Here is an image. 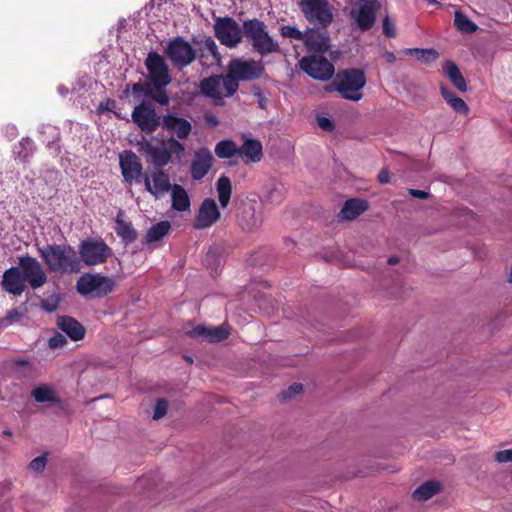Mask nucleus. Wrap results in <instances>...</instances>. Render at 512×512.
Here are the masks:
<instances>
[{
	"label": "nucleus",
	"instance_id": "1",
	"mask_svg": "<svg viewBox=\"0 0 512 512\" xmlns=\"http://www.w3.org/2000/svg\"><path fill=\"white\" fill-rule=\"evenodd\" d=\"M38 251L50 272L77 274L82 269L77 251L69 244H49L38 248Z\"/></svg>",
	"mask_w": 512,
	"mask_h": 512
},
{
	"label": "nucleus",
	"instance_id": "2",
	"mask_svg": "<svg viewBox=\"0 0 512 512\" xmlns=\"http://www.w3.org/2000/svg\"><path fill=\"white\" fill-rule=\"evenodd\" d=\"M244 35L253 49L261 56L279 52L280 47L267 32L265 23L259 19H248L243 22Z\"/></svg>",
	"mask_w": 512,
	"mask_h": 512
},
{
	"label": "nucleus",
	"instance_id": "3",
	"mask_svg": "<svg viewBox=\"0 0 512 512\" xmlns=\"http://www.w3.org/2000/svg\"><path fill=\"white\" fill-rule=\"evenodd\" d=\"M298 7L311 25L327 28L334 21V8L328 0H299Z\"/></svg>",
	"mask_w": 512,
	"mask_h": 512
},
{
	"label": "nucleus",
	"instance_id": "4",
	"mask_svg": "<svg viewBox=\"0 0 512 512\" xmlns=\"http://www.w3.org/2000/svg\"><path fill=\"white\" fill-rule=\"evenodd\" d=\"M146 152L154 166L161 169L174 159L181 161L185 155V147L175 137H170L166 142L147 145Z\"/></svg>",
	"mask_w": 512,
	"mask_h": 512
},
{
	"label": "nucleus",
	"instance_id": "5",
	"mask_svg": "<svg viewBox=\"0 0 512 512\" xmlns=\"http://www.w3.org/2000/svg\"><path fill=\"white\" fill-rule=\"evenodd\" d=\"M238 87L239 84L228 75L212 76L203 79L200 83L201 93L212 99L216 105H222L223 99L231 97L236 93Z\"/></svg>",
	"mask_w": 512,
	"mask_h": 512
},
{
	"label": "nucleus",
	"instance_id": "6",
	"mask_svg": "<svg viewBox=\"0 0 512 512\" xmlns=\"http://www.w3.org/2000/svg\"><path fill=\"white\" fill-rule=\"evenodd\" d=\"M115 282L101 274H83L76 283L77 292L88 298H102L113 291Z\"/></svg>",
	"mask_w": 512,
	"mask_h": 512
},
{
	"label": "nucleus",
	"instance_id": "7",
	"mask_svg": "<svg viewBox=\"0 0 512 512\" xmlns=\"http://www.w3.org/2000/svg\"><path fill=\"white\" fill-rule=\"evenodd\" d=\"M381 4L378 0H357L351 4L349 18L351 25L361 31L372 28Z\"/></svg>",
	"mask_w": 512,
	"mask_h": 512
},
{
	"label": "nucleus",
	"instance_id": "8",
	"mask_svg": "<svg viewBox=\"0 0 512 512\" xmlns=\"http://www.w3.org/2000/svg\"><path fill=\"white\" fill-rule=\"evenodd\" d=\"M336 90L345 99L359 101L362 98V89L366 84V77L362 70L352 68L345 70L337 76Z\"/></svg>",
	"mask_w": 512,
	"mask_h": 512
},
{
	"label": "nucleus",
	"instance_id": "9",
	"mask_svg": "<svg viewBox=\"0 0 512 512\" xmlns=\"http://www.w3.org/2000/svg\"><path fill=\"white\" fill-rule=\"evenodd\" d=\"M78 257L81 264L98 266L104 264L112 255L111 248L101 239H85L78 245Z\"/></svg>",
	"mask_w": 512,
	"mask_h": 512
},
{
	"label": "nucleus",
	"instance_id": "10",
	"mask_svg": "<svg viewBox=\"0 0 512 512\" xmlns=\"http://www.w3.org/2000/svg\"><path fill=\"white\" fill-rule=\"evenodd\" d=\"M214 32L220 43L229 48L237 47L244 36V30L230 17L217 18L214 24Z\"/></svg>",
	"mask_w": 512,
	"mask_h": 512
},
{
	"label": "nucleus",
	"instance_id": "11",
	"mask_svg": "<svg viewBox=\"0 0 512 512\" xmlns=\"http://www.w3.org/2000/svg\"><path fill=\"white\" fill-rule=\"evenodd\" d=\"M227 70L228 77L238 83V81H251L259 78L264 67L261 61L233 59L229 62Z\"/></svg>",
	"mask_w": 512,
	"mask_h": 512
},
{
	"label": "nucleus",
	"instance_id": "12",
	"mask_svg": "<svg viewBox=\"0 0 512 512\" xmlns=\"http://www.w3.org/2000/svg\"><path fill=\"white\" fill-rule=\"evenodd\" d=\"M145 65L151 84L156 90L164 89L171 82L168 65L158 53H149L145 60Z\"/></svg>",
	"mask_w": 512,
	"mask_h": 512
},
{
	"label": "nucleus",
	"instance_id": "13",
	"mask_svg": "<svg viewBox=\"0 0 512 512\" xmlns=\"http://www.w3.org/2000/svg\"><path fill=\"white\" fill-rule=\"evenodd\" d=\"M165 53L174 66L179 69L191 64L196 57L194 48L182 37H176L170 40L165 49Z\"/></svg>",
	"mask_w": 512,
	"mask_h": 512
},
{
	"label": "nucleus",
	"instance_id": "14",
	"mask_svg": "<svg viewBox=\"0 0 512 512\" xmlns=\"http://www.w3.org/2000/svg\"><path fill=\"white\" fill-rule=\"evenodd\" d=\"M299 65L310 77L322 81L329 80L335 72L333 64L322 56H305Z\"/></svg>",
	"mask_w": 512,
	"mask_h": 512
},
{
	"label": "nucleus",
	"instance_id": "15",
	"mask_svg": "<svg viewBox=\"0 0 512 512\" xmlns=\"http://www.w3.org/2000/svg\"><path fill=\"white\" fill-rule=\"evenodd\" d=\"M19 268L32 289H38L46 284L47 274L36 258L29 255L20 257Z\"/></svg>",
	"mask_w": 512,
	"mask_h": 512
},
{
	"label": "nucleus",
	"instance_id": "16",
	"mask_svg": "<svg viewBox=\"0 0 512 512\" xmlns=\"http://www.w3.org/2000/svg\"><path fill=\"white\" fill-rule=\"evenodd\" d=\"M119 165L126 184L132 185L140 182L143 175V166L139 157L131 150L119 155Z\"/></svg>",
	"mask_w": 512,
	"mask_h": 512
},
{
	"label": "nucleus",
	"instance_id": "17",
	"mask_svg": "<svg viewBox=\"0 0 512 512\" xmlns=\"http://www.w3.org/2000/svg\"><path fill=\"white\" fill-rule=\"evenodd\" d=\"M132 120L145 133H153L161 125L160 117L150 104H140L132 112Z\"/></svg>",
	"mask_w": 512,
	"mask_h": 512
},
{
	"label": "nucleus",
	"instance_id": "18",
	"mask_svg": "<svg viewBox=\"0 0 512 512\" xmlns=\"http://www.w3.org/2000/svg\"><path fill=\"white\" fill-rule=\"evenodd\" d=\"M143 181L145 189L155 197V199H160L165 196L173 186L170 183L168 174L162 169H156L150 173H146L143 177Z\"/></svg>",
	"mask_w": 512,
	"mask_h": 512
},
{
	"label": "nucleus",
	"instance_id": "19",
	"mask_svg": "<svg viewBox=\"0 0 512 512\" xmlns=\"http://www.w3.org/2000/svg\"><path fill=\"white\" fill-rule=\"evenodd\" d=\"M320 27H311L305 30L303 44L307 51L324 54L331 47V40L327 32L321 30Z\"/></svg>",
	"mask_w": 512,
	"mask_h": 512
},
{
	"label": "nucleus",
	"instance_id": "20",
	"mask_svg": "<svg viewBox=\"0 0 512 512\" xmlns=\"http://www.w3.org/2000/svg\"><path fill=\"white\" fill-rule=\"evenodd\" d=\"M161 126L164 130L171 133L179 141L186 139L192 132V124L187 119L178 116L176 113L164 115Z\"/></svg>",
	"mask_w": 512,
	"mask_h": 512
},
{
	"label": "nucleus",
	"instance_id": "21",
	"mask_svg": "<svg viewBox=\"0 0 512 512\" xmlns=\"http://www.w3.org/2000/svg\"><path fill=\"white\" fill-rule=\"evenodd\" d=\"M220 218V211L214 199L207 198L201 203L194 221V228L205 229L211 227Z\"/></svg>",
	"mask_w": 512,
	"mask_h": 512
},
{
	"label": "nucleus",
	"instance_id": "22",
	"mask_svg": "<svg viewBox=\"0 0 512 512\" xmlns=\"http://www.w3.org/2000/svg\"><path fill=\"white\" fill-rule=\"evenodd\" d=\"M2 288L9 294L20 296L26 289V281L19 267H11L3 273Z\"/></svg>",
	"mask_w": 512,
	"mask_h": 512
},
{
	"label": "nucleus",
	"instance_id": "23",
	"mask_svg": "<svg viewBox=\"0 0 512 512\" xmlns=\"http://www.w3.org/2000/svg\"><path fill=\"white\" fill-rule=\"evenodd\" d=\"M213 156L209 149L201 148L195 152L191 163V176L195 180L202 179L210 170Z\"/></svg>",
	"mask_w": 512,
	"mask_h": 512
},
{
	"label": "nucleus",
	"instance_id": "24",
	"mask_svg": "<svg viewBox=\"0 0 512 512\" xmlns=\"http://www.w3.org/2000/svg\"><path fill=\"white\" fill-rule=\"evenodd\" d=\"M230 332L228 327L220 325L217 327H206L198 325L188 332L190 337L202 338L208 342H220L228 338Z\"/></svg>",
	"mask_w": 512,
	"mask_h": 512
},
{
	"label": "nucleus",
	"instance_id": "25",
	"mask_svg": "<svg viewBox=\"0 0 512 512\" xmlns=\"http://www.w3.org/2000/svg\"><path fill=\"white\" fill-rule=\"evenodd\" d=\"M262 150L260 141L247 138L242 146L239 147L238 156L241 157L245 163H257L262 159Z\"/></svg>",
	"mask_w": 512,
	"mask_h": 512
},
{
	"label": "nucleus",
	"instance_id": "26",
	"mask_svg": "<svg viewBox=\"0 0 512 512\" xmlns=\"http://www.w3.org/2000/svg\"><path fill=\"white\" fill-rule=\"evenodd\" d=\"M57 325L60 330L67 334L73 341L81 340L85 336V328L72 317H58Z\"/></svg>",
	"mask_w": 512,
	"mask_h": 512
},
{
	"label": "nucleus",
	"instance_id": "27",
	"mask_svg": "<svg viewBox=\"0 0 512 512\" xmlns=\"http://www.w3.org/2000/svg\"><path fill=\"white\" fill-rule=\"evenodd\" d=\"M171 207L178 212L190 211V197L187 191L179 184H173L170 189Z\"/></svg>",
	"mask_w": 512,
	"mask_h": 512
},
{
	"label": "nucleus",
	"instance_id": "28",
	"mask_svg": "<svg viewBox=\"0 0 512 512\" xmlns=\"http://www.w3.org/2000/svg\"><path fill=\"white\" fill-rule=\"evenodd\" d=\"M115 232L126 243H132L137 238V232L130 222L124 220V212L119 211L115 219Z\"/></svg>",
	"mask_w": 512,
	"mask_h": 512
},
{
	"label": "nucleus",
	"instance_id": "29",
	"mask_svg": "<svg viewBox=\"0 0 512 512\" xmlns=\"http://www.w3.org/2000/svg\"><path fill=\"white\" fill-rule=\"evenodd\" d=\"M368 208V204L364 200L350 199L347 200L341 209V216L346 220H353L365 212Z\"/></svg>",
	"mask_w": 512,
	"mask_h": 512
},
{
	"label": "nucleus",
	"instance_id": "30",
	"mask_svg": "<svg viewBox=\"0 0 512 512\" xmlns=\"http://www.w3.org/2000/svg\"><path fill=\"white\" fill-rule=\"evenodd\" d=\"M444 73L452 82V84L461 92L467 91L466 81L459 68L453 61H446L443 66Z\"/></svg>",
	"mask_w": 512,
	"mask_h": 512
},
{
	"label": "nucleus",
	"instance_id": "31",
	"mask_svg": "<svg viewBox=\"0 0 512 512\" xmlns=\"http://www.w3.org/2000/svg\"><path fill=\"white\" fill-rule=\"evenodd\" d=\"M441 486L436 481H428L423 483L413 492V498L418 501H426L437 494Z\"/></svg>",
	"mask_w": 512,
	"mask_h": 512
},
{
	"label": "nucleus",
	"instance_id": "32",
	"mask_svg": "<svg viewBox=\"0 0 512 512\" xmlns=\"http://www.w3.org/2000/svg\"><path fill=\"white\" fill-rule=\"evenodd\" d=\"M218 199L222 208L227 207L232 194V184L228 177L221 176L216 182Z\"/></svg>",
	"mask_w": 512,
	"mask_h": 512
},
{
	"label": "nucleus",
	"instance_id": "33",
	"mask_svg": "<svg viewBox=\"0 0 512 512\" xmlns=\"http://www.w3.org/2000/svg\"><path fill=\"white\" fill-rule=\"evenodd\" d=\"M266 200L272 204H279L285 196V187L281 182L271 180L266 187Z\"/></svg>",
	"mask_w": 512,
	"mask_h": 512
},
{
	"label": "nucleus",
	"instance_id": "34",
	"mask_svg": "<svg viewBox=\"0 0 512 512\" xmlns=\"http://www.w3.org/2000/svg\"><path fill=\"white\" fill-rule=\"evenodd\" d=\"M171 228V224L168 221H161L152 227L146 233L145 241L146 243H153L162 239L165 235L168 234Z\"/></svg>",
	"mask_w": 512,
	"mask_h": 512
},
{
	"label": "nucleus",
	"instance_id": "35",
	"mask_svg": "<svg viewBox=\"0 0 512 512\" xmlns=\"http://www.w3.org/2000/svg\"><path fill=\"white\" fill-rule=\"evenodd\" d=\"M405 54L425 64L433 62L439 57V53L433 48H410L405 50Z\"/></svg>",
	"mask_w": 512,
	"mask_h": 512
},
{
	"label": "nucleus",
	"instance_id": "36",
	"mask_svg": "<svg viewBox=\"0 0 512 512\" xmlns=\"http://www.w3.org/2000/svg\"><path fill=\"white\" fill-rule=\"evenodd\" d=\"M32 396L39 403H57L59 401L54 390L48 385H40L32 390Z\"/></svg>",
	"mask_w": 512,
	"mask_h": 512
},
{
	"label": "nucleus",
	"instance_id": "37",
	"mask_svg": "<svg viewBox=\"0 0 512 512\" xmlns=\"http://www.w3.org/2000/svg\"><path fill=\"white\" fill-rule=\"evenodd\" d=\"M34 142L30 138H23L14 149L15 159L25 162L33 153Z\"/></svg>",
	"mask_w": 512,
	"mask_h": 512
},
{
	"label": "nucleus",
	"instance_id": "38",
	"mask_svg": "<svg viewBox=\"0 0 512 512\" xmlns=\"http://www.w3.org/2000/svg\"><path fill=\"white\" fill-rule=\"evenodd\" d=\"M237 145L232 140H222L215 146V154L217 157L225 159L238 155Z\"/></svg>",
	"mask_w": 512,
	"mask_h": 512
},
{
	"label": "nucleus",
	"instance_id": "39",
	"mask_svg": "<svg viewBox=\"0 0 512 512\" xmlns=\"http://www.w3.org/2000/svg\"><path fill=\"white\" fill-rule=\"evenodd\" d=\"M454 24L458 30L465 33H474L478 29V26L460 11L455 13Z\"/></svg>",
	"mask_w": 512,
	"mask_h": 512
},
{
	"label": "nucleus",
	"instance_id": "40",
	"mask_svg": "<svg viewBox=\"0 0 512 512\" xmlns=\"http://www.w3.org/2000/svg\"><path fill=\"white\" fill-rule=\"evenodd\" d=\"M239 224L244 230H252L260 226L261 221L255 217L252 209L245 210L239 218Z\"/></svg>",
	"mask_w": 512,
	"mask_h": 512
},
{
	"label": "nucleus",
	"instance_id": "41",
	"mask_svg": "<svg viewBox=\"0 0 512 512\" xmlns=\"http://www.w3.org/2000/svg\"><path fill=\"white\" fill-rule=\"evenodd\" d=\"M280 35L285 38L299 40L303 42L305 31L299 30L296 26L283 25L279 29Z\"/></svg>",
	"mask_w": 512,
	"mask_h": 512
},
{
	"label": "nucleus",
	"instance_id": "42",
	"mask_svg": "<svg viewBox=\"0 0 512 512\" xmlns=\"http://www.w3.org/2000/svg\"><path fill=\"white\" fill-rule=\"evenodd\" d=\"M23 313L20 312L18 309H12L10 310L5 317L0 319V328H6L13 323H16L20 321L23 318Z\"/></svg>",
	"mask_w": 512,
	"mask_h": 512
},
{
	"label": "nucleus",
	"instance_id": "43",
	"mask_svg": "<svg viewBox=\"0 0 512 512\" xmlns=\"http://www.w3.org/2000/svg\"><path fill=\"white\" fill-rule=\"evenodd\" d=\"M449 105L451 108L457 113L466 115L469 112V107L465 103V101L460 97H455L453 99H449Z\"/></svg>",
	"mask_w": 512,
	"mask_h": 512
},
{
	"label": "nucleus",
	"instance_id": "44",
	"mask_svg": "<svg viewBox=\"0 0 512 512\" xmlns=\"http://www.w3.org/2000/svg\"><path fill=\"white\" fill-rule=\"evenodd\" d=\"M167 402L164 399H158L155 405L153 419L158 420L164 417L167 413Z\"/></svg>",
	"mask_w": 512,
	"mask_h": 512
},
{
	"label": "nucleus",
	"instance_id": "45",
	"mask_svg": "<svg viewBox=\"0 0 512 512\" xmlns=\"http://www.w3.org/2000/svg\"><path fill=\"white\" fill-rule=\"evenodd\" d=\"M46 464H47V458L45 455H41V456H38L36 458H34L30 464H29V467L31 470L35 471V472H42L45 467H46Z\"/></svg>",
	"mask_w": 512,
	"mask_h": 512
},
{
	"label": "nucleus",
	"instance_id": "46",
	"mask_svg": "<svg viewBox=\"0 0 512 512\" xmlns=\"http://www.w3.org/2000/svg\"><path fill=\"white\" fill-rule=\"evenodd\" d=\"M204 48L213 56L215 61H220V54L218 52V47L215 43V41L211 38H207L204 41Z\"/></svg>",
	"mask_w": 512,
	"mask_h": 512
},
{
	"label": "nucleus",
	"instance_id": "47",
	"mask_svg": "<svg viewBox=\"0 0 512 512\" xmlns=\"http://www.w3.org/2000/svg\"><path fill=\"white\" fill-rule=\"evenodd\" d=\"M66 342V338L62 334L56 333L49 339L48 345L51 349H56L63 347Z\"/></svg>",
	"mask_w": 512,
	"mask_h": 512
},
{
	"label": "nucleus",
	"instance_id": "48",
	"mask_svg": "<svg viewBox=\"0 0 512 512\" xmlns=\"http://www.w3.org/2000/svg\"><path fill=\"white\" fill-rule=\"evenodd\" d=\"M383 33L389 38H393L396 35L395 25L388 16L383 20Z\"/></svg>",
	"mask_w": 512,
	"mask_h": 512
},
{
	"label": "nucleus",
	"instance_id": "49",
	"mask_svg": "<svg viewBox=\"0 0 512 512\" xmlns=\"http://www.w3.org/2000/svg\"><path fill=\"white\" fill-rule=\"evenodd\" d=\"M316 121L317 125L324 131L330 132L334 129L332 120L326 116H317Z\"/></svg>",
	"mask_w": 512,
	"mask_h": 512
},
{
	"label": "nucleus",
	"instance_id": "50",
	"mask_svg": "<svg viewBox=\"0 0 512 512\" xmlns=\"http://www.w3.org/2000/svg\"><path fill=\"white\" fill-rule=\"evenodd\" d=\"M495 460L499 463L512 461V449L502 450L495 453Z\"/></svg>",
	"mask_w": 512,
	"mask_h": 512
},
{
	"label": "nucleus",
	"instance_id": "51",
	"mask_svg": "<svg viewBox=\"0 0 512 512\" xmlns=\"http://www.w3.org/2000/svg\"><path fill=\"white\" fill-rule=\"evenodd\" d=\"M302 385L301 384H294L291 385L286 391L283 392L284 398H291L297 394H299L302 391Z\"/></svg>",
	"mask_w": 512,
	"mask_h": 512
},
{
	"label": "nucleus",
	"instance_id": "52",
	"mask_svg": "<svg viewBox=\"0 0 512 512\" xmlns=\"http://www.w3.org/2000/svg\"><path fill=\"white\" fill-rule=\"evenodd\" d=\"M408 193L412 197L419 199H427L429 197V193L418 189H409Z\"/></svg>",
	"mask_w": 512,
	"mask_h": 512
},
{
	"label": "nucleus",
	"instance_id": "53",
	"mask_svg": "<svg viewBox=\"0 0 512 512\" xmlns=\"http://www.w3.org/2000/svg\"><path fill=\"white\" fill-rule=\"evenodd\" d=\"M378 180L381 184H386L390 181V174L387 169H382L378 174Z\"/></svg>",
	"mask_w": 512,
	"mask_h": 512
},
{
	"label": "nucleus",
	"instance_id": "54",
	"mask_svg": "<svg viewBox=\"0 0 512 512\" xmlns=\"http://www.w3.org/2000/svg\"><path fill=\"white\" fill-rule=\"evenodd\" d=\"M159 91V94L158 96L155 98V100L161 104V105H167L169 103V97L168 95L164 92V91H161V90H158Z\"/></svg>",
	"mask_w": 512,
	"mask_h": 512
},
{
	"label": "nucleus",
	"instance_id": "55",
	"mask_svg": "<svg viewBox=\"0 0 512 512\" xmlns=\"http://www.w3.org/2000/svg\"><path fill=\"white\" fill-rule=\"evenodd\" d=\"M441 95L442 97L445 99V101L449 104V99H453L455 98L456 96L454 95L453 92H451L448 88L446 87H441Z\"/></svg>",
	"mask_w": 512,
	"mask_h": 512
},
{
	"label": "nucleus",
	"instance_id": "56",
	"mask_svg": "<svg viewBox=\"0 0 512 512\" xmlns=\"http://www.w3.org/2000/svg\"><path fill=\"white\" fill-rule=\"evenodd\" d=\"M205 121L212 127H215L219 124L217 117L213 114H206Z\"/></svg>",
	"mask_w": 512,
	"mask_h": 512
},
{
	"label": "nucleus",
	"instance_id": "57",
	"mask_svg": "<svg viewBox=\"0 0 512 512\" xmlns=\"http://www.w3.org/2000/svg\"><path fill=\"white\" fill-rule=\"evenodd\" d=\"M383 57H384V58H385V60H386L387 62H389V63H393V62L396 60V56H395V54H394V53H392V52H389V51L385 52V53H384V55H383Z\"/></svg>",
	"mask_w": 512,
	"mask_h": 512
},
{
	"label": "nucleus",
	"instance_id": "58",
	"mask_svg": "<svg viewBox=\"0 0 512 512\" xmlns=\"http://www.w3.org/2000/svg\"><path fill=\"white\" fill-rule=\"evenodd\" d=\"M132 91L134 93H140L142 91V85L140 83L134 84L132 86Z\"/></svg>",
	"mask_w": 512,
	"mask_h": 512
},
{
	"label": "nucleus",
	"instance_id": "59",
	"mask_svg": "<svg viewBox=\"0 0 512 512\" xmlns=\"http://www.w3.org/2000/svg\"><path fill=\"white\" fill-rule=\"evenodd\" d=\"M399 261L398 257H395V256H392L390 257L388 260H387V263L389 265H394V264H397Z\"/></svg>",
	"mask_w": 512,
	"mask_h": 512
},
{
	"label": "nucleus",
	"instance_id": "60",
	"mask_svg": "<svg viewBox=\"0 0 512 512\" xmlns=\"http://www.w3.org/2000/svg\"><path fill=\"white\" fill-rule=\"evenodd\" d=\"M58 91L61 95H66L68 93V89L63 86H59Z\"/></svg>",
	"mask_w": 512,
	"mask_h": 512
},
{
	"label": "nucleus",
	"instance_id": "61",
	"mask_svg": "<svg viewBox=\"0 0 512 512\" xmlns=\"http://www.w3.org/2000/svg\"><path fill=\"white\" fill-rule=\"evenodd\" d=\"M16 364H17V365L24 366V365H27V364H28V361H27V360L22 359V360L17 361V362H16Z\"/></svg>",
	"mask_w": 512,
	"mask_h": 512
},
{
	"label": "nucleus",
	"instance_id": "62",
	"mask_svg": "<svg viewBox=\"0 0 512 512\" xmlns=\"http://www.w3.org/2000/svg\"><path fill=\"white\" fill-rule=\"evenodd\" d=\"M44 308L49 312H52L54 310V307H48V305L46 304H44Z\"/></svg>",
	"mask_w": 512,
	"mask_h": 512
},
{
	"label": "nucleus",
	"instance_id": "63",
	"mask_svg": "<svg viewBox=\"0 0 512 512\" xmlns=\"http://www.w3.org/2000/svg\"><path fill=\"white\" fill-rule=\"evenodd\" d=\"M4 434L11 435V432L6 430V431H4Z\"/></svg>",
	"mask_w": 512,
	"mask_h": 512
}]
</instances>
